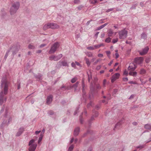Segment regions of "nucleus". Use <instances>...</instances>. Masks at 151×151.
Masks as SVG:
<instances>
[{
  "label": "nucleus",
  "mask_w": 151,
  "mask_h": 151,
  "mask_svg": "<svg viewBox=\"0 0 151 151\" xmlns=\"http://www.w3.org/2000/svg\"><path fill=\"white\" fill-rule=\"evenodd\" d=\"M80 129L79 127H77L74 130V135L75 136H77L79 132Z\"/></svg>",
  "instance_id": "16"
},
{
  "label": "nucleus",
  "mask_w": 151,
  "mask_h": 151,
  "mask_svg": "<svg viewBox=\"0 0 151 151\" xmlns=\"http://www.w3.org/2000/svg\"><path fill=\"white\" fill-rule=\"evenodd\" d=\"M40 132H41L40 130L39 131H37L35 132V134H37L40 133Z\"/></svg>",
  "instance_id": "62"
},
{
  "label": "nucleus",
  "mask_w": 151,
  "mask_h": 151,
  "mask_svg": "<svg viewBox=\"0 0 151 151\" xmlns=\"http://www.w3.org/2000/svg\"><path fill=\"white\" fill-rule=\"evenodd\" d=\"M46 45V44H42L41 45H40V48H42V47H44Z\"/></svg>",
  "instance_id": "58"
},
{
  "label": "nucleus",
  "mask_w": 151,
  "mask_h": 151,
  "mask_svg": "<svg viewBox=\"0 0 151 151\" xmlns=\"http://www.w3.org/2000/svg\"><path fill=\"white\" fill-rule=\"evenodd\" d=\"M78 109H79V108L78 107V108H76V110H75V112H74V115H76L77 114V112H78Z\"/></svg>",
  "instance_id": "45"
},
{
  "label": "nucleus",
  "mask_w": 151,
  "mask_h": 151,
  "mask_svg": "<svg viewBox=\"0 0 151 151\" xmlns=\"http://www.w3.org/2000/svg\"><path fill=\"white\" fill-rule=\"evenodd\" d=\"M143 61V58L142 57H137L134 59V62L137 64L141 65Z\"/></svg>",
  "instance_id": "9"
},
{
  "label": "nucleus",
  "mask_w": 151,
  "mask_h": 151,
  "mask_svg": "<svg viewBox=\"0 0 151 151\" xmlns=\"http://www.w3.org/2000/svg\"><path fill=\"white\" fill-rule=\"evenodd\" d=\"M111 38L109 37H107L105 40V41L106 42L109 43L111 41Z\"/></svg>",
  "instance_id": "31"
},
{
  "label": "nucleus",
  "mask_w": 151,
  "mask_h": 151,
  "mask_svg": "<svg viewBox=\"0 0 151 151\" xmlns=\"http://www.w3.org/2000/svg\"><path fill=\"white\" fill-rule=\"evenodd\" d=\"M95 117H94V116H93L91 118V119L89 121V123H90V121H93L94 120V118Z\"/></svg>",
  "instance_id": "48"
},
{
  "label": "nucleus",
  "mask_w": 151,
  "mask_h": 151,
  "mask_svg": "<svg viewBox=\"0 0 151 151\" xmlns=\"http://www.w3.org/2000/svg\"><path fill=\"white\" fill-rule=\"evenodd\" d=\"M52 95H50L47 96V104H50L52 101Z\"/></svg>",
  "instance_id": "15"
},
{
  "label": "nucleus",
  "mask_w": 151,
  "mask_h": 151,
  "mask_svg": "<svg viewBox=\"0 0 151 151\" xmlns=\"http://www.w3.org/2000/svg\"><path fill=\"white\" fill-rule=\"evenodd\" d=\"M91 3L94 4L97 3L96 0H89Z\"/></svg>",
  "instance_id": "37"
},
{
  "label": "nucleus",
  "mask_w": 151,
  "mask_h": 151,
  "mask_svg": "<svg viewBox=\"0 0 151 151\" xmlns=\"http://www.w3.org/2000/svg\"><path fill=\"white\" fill-rule=\"evenodd\" d=\"M80 120L81 123L82 124L83 122V120L81 119V115L80 117Z\"/></svg>",
  "instance_id": "59"
},
{
  "label": "nucleus",
  "mask_w": 151,
  "mask_h": 151,
  "mask_svg": "<svg viewBox=\"0 0 151 151\" xmlns=\"http://www.w3.org/2000/svg\"><path fill=\"white\" fill-rule=\"evenodd\" d=\"M59 46V44L58 42L55 43L51 47L49 53L50 54L54 53Z\"/></svg>",
  "instance_id": "6"
},
{
  "label": "nucleus",
  "mask_w": 151,
  "mask_h": 151,
  "mask_svg": "<svg viewBox=\"0 0 151 151\" xmlns=\"http://www.w3.org/2000/svg\"><path fill=\"white\" fill-rule=\"evenodd\" d=\"M60 27L57 24L53 22H49L45 24L43 27L44 30H46L48 29H58Z\"/></svg>",
  "instance_id": "2"
},
{
  "label": "nucleus",
  "mask_w": 151,
  "mask_h": 151,
  "mask_svg": "<svg viewBox=\"0 0 151 151\" xmlns=\"http://www.w3.org/2000/svg\"><path fill=\"white\" fill-rule=\"evenodd\" d=\"M45 132V129H43L42 130V132L40 134H42V137L43 136V134Z\"/></svg>",
  "instance_id": "54"
},
{
  "label": "nucleus",
  "mask_w": 151,
  "mask_h": 151,
  "mask_svg": "<svg viewBox=\"0 0 151 151\" xmlns=\"http://www.w3.org/2000/svg\"><path fill=\"white\" fill-rule=\"evenodd\" d=\"M101 59H98L96 60V61L94 63L93 65H96L98 63V62L101 61Z\"/></svg>",
  "instance_id": "39"
},
{
  "label": "nucleus",
  "mask_w": 151,
  "mask_h": 151,
  "mask_svg": "<svg viewBox=\"0 0 151 151\" xmlns=\"http://www.w3.org/2000/svg\"><path fill=\"white\" fill-rule=\"evenodd\" d=\"M98 80V78L96 77H95L93 78V81L92 83H93V85H94L96 84V83Z\"/></svg>",
  "instance_id": "27"
},
{
  "label": "nucleus",
  "mask_w": 151,
  "mask_h": 151,
  "mask_svg": "<svg viewBox=\"0 0 151 151\" xmlns=\"http://www.w3.org/2000/svg\"><path fill=\"white\" fill-rule=\"evenodd\" d=\"M86 54L89 57H91L93 56V54L91 52H87L86 53Z\"/></svg>",
  "instance_id": "29"
},
{
  "label": "nucleus",
  "mask_w": 151,
  "mask_h": 151,
  "mask_svg": "<svg viewBox=\"0 0 151 151\" xmlns=\"http://www.w3.org/2000/svg\"><path fill=\"white\" fill-rule=\"evenodd\" d=\"M147 35L146 34L144 33H142L141 35V37L142 38H146Z\"/></svg>",
  "instance_id": "36"
},
{
  "label": "nucleus",
  "mask_w": 151,
  "mask_h": 151,
  "mask_svg": "<svg viewBox=\"0 0 151 151\" xmlns=\"http://www.w3.org/2000/svg\"><path fill=\"white\" fill-rule=\"evenodd\" d=\"M98 115V113L97 111H96L95 113V114L93 116H94V117H97Z\"/></svg>",
  "instance_id": "50"
},
{
  "label": "nucleus",
  "mask_w": 151,
  "mask_h": 151,
  "mask_svg": "<svg viewBox=\"0 0 151 151\" xmlns=\"http://www.w3.org/2000/svg\"><path fill=\"white\" fill-rule=\"evenodd\" d=\"M101 65H98L96 67V69L97 70H99L101 68Z\"/></svg>",
  "instance_id": "57"
},
{
  "label": "nucleus",
  "mask_w": 151,
  "mask_h": 151,
  "mask_svg": "<svg viewBox=\"0 0 151 151\" xmlns=\"http://www.w3.org/2000/svg\"><path fill=\"white\" fill-rule=\"evenodd\" d=\"M87 49L89 50H93L94 49V48L93 47H89L87 48Z\"/></svg>",
  "instance_id": "40"
},
{
  "label": "nucleus",
  "mask_w": 151,
  "mask_h": 151,
  "mask_svg": "<svg viewBox=\"0 0 151 151\" xmlns=\"http://www.w3.org/2000/svg\"><path fill=\"white\" fill-rule=\"evenodd\" d=\"M62 64V65L64 66H68V65L66 61H63L61 62H60Z\"/></svg>",
  "instance_id": "18"
},
{
  "label": "nucleus",
  "mask_w": 151,
  "mask_h": 151,
  "mask_svg": "<svg viewBox=\"0 0 151 151\" xmlns=\"http://www.w3.org/2000/svg\"><path fill=\"white\" fill-rule=\"evenodd\" d=\"M129 75L133 76H136L137 75V73L136 72H130L129 73Z\"/></svg>",
  "instance_id": "21"
},
{
  "label": "nucleus",
  "mask_w": 151,
  "mask_h": 151,
  "mask_svg": "<svg viewBox=\"0 0 151 151\" xmlns=\"http://www.w3.org/2000/svg\"><path fill=\"white\" fill-rule=\"evenodd\" d=\"M35 77L37 79L38 81H40L42 79V76L41 75H36L35 76Z\"/></svg>",
  "instance_id": "23"
},
{
  "label": "nucleus",
  "mask_w": 151,
  "mask_h": 151,
  "mask_svg": "<svg viewBox=\"0 0 151 151\" xmlns=\"http://www.w3.org/2000/svg\"><path fill=\"white\" fill-rule=\"evenodd\" d=\"M83 7V6L82 5H80L78 6V9L79 10H80Z\"/></svg>",
  "instance_id": "51"
},
{
  "label": "nucleus",
  "mask_w": 151,
  "mask_h": 151,
  "mask_svg": "<svg viewBox=\"0 0 151 151\" xmlns=\"http://www.w3.org/2000/svg\"><path fill=\"white\" fill-rule=\"evenodd\" d=\"M19 47L20 45L19 44H18L17 46L16 45H14L11 47L10 50H12V54L13 56L15 55L17 52L19 51Z\"/></svg>",
  "instance_id": "7"
},
{
  "label": "nucleus",
  "mask_w": 151,
  "mask_h": 151,
  "mask_svg": "<svg viewBox=\"0 0 151 151\" xmlns=\"http://www.w3.org/2000/svg\"><path fill=\"white\" fill-rule=\"evenodd\" d=\"M82 91L83 92H84V88L85 87V84L84 83V81L82 80Z\"/></svg>",
  "instance_id": "35"
},
{
  "label": "nucleus",
  "mask_w": 151,
  "mask_h": 151,
  "mask_svg": "<svg viewBox=\"0 0 151 151\" xmlns=\"http://www.w3.org/2000/svg\"><path fill=\"white\" fill-rule=\"evenodd\" d=\"M106 82V79H104V80L103 82V85L104 86H105Z\"/></svg>",
  "instance_id": "56"
},
{
  "label": "nucleus",
  "mask_w": 151,
  "mask_h": 151,
  "mask_svg": "<svg viewBox=\"0 0 151 151\" xmlns=\"http://www.w3.org/2000/svg\"><path fill=\"white\" fill-rule=\"evenodd\" d=\"M146 72L145 70L143 68L141 69L140 70V73L141 74H144Z\"/></svg>",
  "instance_id": "30"
},
{
  "label": "nucleus",
  "mask_w": 151,
  "mask_h": 151,
  "mask_svg": "<svg viewBox=\"0 0 151 151\" xmlns=\"http://www.w3.org/2000/svg\"><path fill=\"white\" fill-rule=\"evenodd\" d=\"M95 108L96 109H99V108H100V106H99V105H96V106H95Z\"/></svg>",
  "instance_id": "64"
},
{
  "label": "nucleus",
  "mask_w": 151,
  "mask_h": 151,
  "mask_svg": "<svg viewBox=\"0 0 151 151\" xmlns=\"http://www.w3.org/2000/svg\"><path fill=\"white\" fill-rule=\"evenodd\" d=\"M149 49V47L147 46L143 48L142 50L139 51V54L141 55L146 54L148 52Z\"/></svg>",
  "instance_id": "10"
},
{
  "label": "nucleus",
  "mask_w": 151,
  "mask_h": 151,
  "mask_svg": "<svg viewBox=\"0 0 151 151\" xmlns=\"http://www.w3.org/2000/svg\"><path fill=\"white\" fill-rule=\"evenodd\" d=\"M137 68V66L134 63H130L128 69L134 70Z\"/></svg>",
  "instance_id": "14"
},
{
  "label": "nucleus",
  "mask_w": 151,
  "mask_h": 151,
  "mask_svg": "<svg viewBox=\"0 0 151 151\" xmlns=\"http://www.w3.org/2000/svg\"><path fill=\"white\" fill-rule=\"evenodd\" d=\"M71 66L75 68L76 67V64L74 62H72L71 63Z\"/></svg>",
  "instance_id": "49"
},
{
  "label": "nucleus",
  "mask_w": 151,
  "mask_h": 151,
  "mask_svg": "<svg viewBox=\"0 0 151 151\" xmlns=\"http://www.w3.org/2000/svg\"><path fill=\"white\" fill-rule=\"evenodd\" d=\"M128 71L127 70H125L123 74L127 76L128 74Z\"/></svg>",
  "instance_id": "53"
},
{
  "label": "nucleus",
  "mask_w": 151,
  "mask_h": 151,
  "mask_svg": "<svg viewBox=\"0 0 151 151\" xmlns=\"http://www.w3.org/2000/svg\"><path fill=\"white\" fill-rule=\"evenodd\" d=\"M120 76V74L117 73L113 75L111 78V81L112 83L114 82L116 79L118 78Z\"/></svg>",
  "instance_id": "12"
},
{
  "label": "nucleus",
  "mask_w": 151,
  "mask_h": 151,
  "mask_svg": "<svg viewBox=\"0 0 151 151\" xmlns=\"http://www.w3.org/2000/svg\"><path fill=\"white\" fill-rule=\"evenodd\" d=\"M108 23H106L104 24H103L101 26H100V27H98L97 28V30H99L101 29H102L104 27L106 26L107 25Z\"/></svg>",
  "instance_id": "19"
},
{
  "label": "nucleus",
  "mask_w": 151,
  "mask_h": 151,
  "mask_svg": "<svg viewBox=\"0 0 151 151\" xmlns=\"http://www.w3.org/2000/svg\"><path fill=\"white\" fill-rule=\"evenodd\" d=\"M74 146L72 145L69 147L68 151H72L74 148Z\"/></svg>",
  "instance_id": "32"
},
{
  "label": "nucleus",
  "mask_w": 151,
  "mask_h": 151,
  "mask_svg": "<svg viewBox=\"0 0 151 151\" xmlns=\"http://www.w3.org/2000/svg\"><path fill=\"white\" fill-rule=\"evenodd\" d=\"M10 51V50H7V51L6 52L5 55L4 57V59L5 60H6L7 58V57H8V56L9 54Z\"/></svg>",
  "instance_id": "25"
},
{
  "label": "nucleus",
  "mask_w": 151,
  "mask_h": 151,
  "mask_svg": "<svg viewBox=\"0 0 151 151\" xmlns=\"http://www.w3.org/2000/svg\"><path fill=\"white\" fill-rule=\"evenodd\" d=\"M35 140L34 139L31 140L29 143V151H35L37 147V145L34 143Z\"/></svg>",
  "instance_id": "4"
},
{
  "label": "nucleus",
  "mask_w": 151,
  "mask_h": 151,
  "mask_svg": "<svg viewBox=\"0 0 151 151\" xmlns=\"http://www.w3.org/2000/svg\"><path fill=\"white\" fill-rule=\"evenodd\" d=\"M77 80V78L76 77H75L73 78L71 80V81L72 83H75Z\"/></svg>",
  "instance_id": "34"
},
{
  "label": "nucleus",
  "mask_w": 151,
  "mask_h": 151,
  "mask_svg": "<svg viewBox=\"0 0 151 151\" xmlns=\"http://www.w3.org/2000/svg\"><path fill=\"white\" fill-rule=\"evenodd\" d=\"M127 31L124 29L118 32L119 37L121 39H124L126 38L127 35Z\"/></svg>",
  "instance_id": "5"
},
{
  "label": "nucleus",
  "mask_w": 151,
  "mask_h": 151,
  "mask_svg": "<svg viewBox=\"0 0 151 151\" xmlns=\"http://www.w3.org/2000/svg\"><path fill=\"white\" fill-rule=\"evenodd\" d=\"M28 48L29 49H33L35 48V47L32 44H30L28 46Z\"/></svg>",
  "instance_id": "28"
},
{
  "label": "nucleus",
  "mask_w": 151,
  "mask_h": 151,
  "mask_svg": "<svg viewBox=\"0 0 151 151\" xmlns=\"http://www.w3.org/2000/svg\"><path fill=\"white\" fill-rule=\"evenodd\" d=\"M95 87H96V88L98 89H100L101 88V86L99 84H96L94 85L93 83H91L90 85V89L92 91L94 90Z\"/></svg>",
  "instance_id": "11"
},
{
  "label": "nucleus",
  "mask_w": 151,
  "mask_h": 151,
  "mask_svg": "<svg viewBox=\"0 0 151 151\" xmlns=\"http://www.w3.org/2000/svg\"><path fill=\"white\" fill-rule=\"evenodd\" d=\"M42 134H40V136L39 138V139H38V144H39L40 142H41L42 141Z\"/></svg>",
  "instance_id": "33"
},
{
  "label": "nucleus",
  "mask_w": 151,
  "mask_h": 151,
  "mask_svg": "<svg viewBox=\"0 0 151 151\" xmlns=\"http://www.w3.org/2000/svg\"><path fill=\"white\" fill-rule=\"evenodd\" d=\"M123 80L124 81H128V79L127 77H126L124 78H123Z\"/></svg>",
  "instance_id": "55"
},
{
  "label": "nucleus",
  "mask_w": 151,
  "mask_h": 151,
  "mask_svg": "<svg viewBox=\"0 0 151 151\" xmlns=\"http://www.w3.org/2000/svg\"><path fill=\"white\" fill-rule=\"evenodd\" d=\"M63 56L62 54H60L57 56L52 55L49 57V60H54L58 61Z\"/></svg>",
  "instance_id": "8"
},
{
  "label": "nucleus",
  "mask_w": 151,
  "mask_h": 151,
  "mask_svg": "<svg viewBox=\"0 0 151 151\" xmlns=\"http://www.w3.org/2000/svg\"><path fill=\"white\" fill-rule=\"evenodd\" d=\"M145 127L146 129H150L151 128V126L150 124H146L145 126Z\"/></svg>",
  "instance_id": "26"
},
{
  "label": "nucleus",
  "mask_w": 151,
  "mask_h": 151,
  "mask_svg": "<svg viewBox=\"0 0 151 151\" xmlns=\"http://www.w3.org/2000/svg\"><path fill=\"white\" fill-rule=\"evenodd\" d=\"M118 41V39L116 38L114 39L112 41V42L114 44L116 43Z\"/></svg>",
  "instance_id": "38"
},
{
  "label": "nucleus",
  "mask_w": 151,
  "mask_h": 151,
  "mask_svg": "<svg viewBox=\"0 0 151 151\" xmlns=\"http://www.w3.org/2000/svg\"><path fill=\"white\" fill-rule=\"evenodd\" d=\"M9 83L7 81L6 78H3L1 81V86L3 89V91H1L0 93V105H1L4 102L6 101V98H4V95H6L8 91V86Z\"/></svg>",
  "instance_id": "1"
},
{
  "label": "nucleus",
  "mask_w": 151,
  "mask_h": 151,
  "mask_svg": "<svg viewBox=\"0 0 151 151\" xmlns=\"http://www.w3.org/2000/svg\"><path fill=\"white\" fill-rule=\"evenodd\" d=\"M98 57L102 58L103 57V55L101 54H99L98 55Z\"/></svg>",
  "instance_id": "61"
},
{
  "label": "nucleus",
  "mask_w": 151,
  "mask_h": 151,
  "mask_svg": "<svg viewBox=\"0 0 151 151\" xmlns=\"http://www.w3.org/2000/svg\"><path fill=\"white\" fill-rule=\"evenodd\" d=\"M129 84H136V83L135 82H134L133 81H130L129 82Z\"/></svg>",
  "instance_id": "63"
},
{
  "label": "nucleus",
  "mask_w": 151,
  "mask_h": 151,
  "mask_svg": "<svg viewBox=\"0 0 151 151\" xmlns=\"http://www.w3.org/2000/svg\"><path fill=\"white\" fill-rule=\"evenodd\" d=\"M115 56H116V57H115L116 58V59L117 58L119 57V54L117 53H116L115 54Z\"/></svg>",
  "instance_id": "60"
},
{
  "label": "nucleus",
  "mask_w": 151,
  "mask_h": 151,
  "mask_svg": "<svg viewBox=\"0 0 151 151\" xmlns=\"http://www.w3.org/2000/svg\"><path fill=\"white\" fill-rule=\"evenodd\" d=\"M114 8L109 9H108V10H107L106 11V12H110V11H113L114 10Z\"/></svg>",
  "instance_id": "44"
},
{
  "label": "nucleus",
  "mask_w": 151,
  "mask_h": 151,
  "mask_svg": "<svg viewBox=\"0 0 151 151\" xmlns=\"http://www.w3.org/2000/svg\"><path fill=\"white\" fill-rule=\"evenodd\" d=\"M144 146L143 145H140L139 146H137L136 147L137 148H139L140 149H142L144 147Z\"/></svg>",
  "instance_id": "42"
},
{
  "label": "nucleus",
  "mask_w": 151,
  "mask_h": 151,
  "mask_svg": "<svg viewBox=\"0 0 151 151\" xmlns=\"http://www.w3.org/2000/svg\"><path fill=\"white\" fill-rule=\"evenodd\" d=\"M108 33V36L109 37H111L112 36V34H113V32L111 29H110L109 30Z\"/></svg>",
  "instance_id": "20"
},
{
  "label": "nucleus",
  "mask_w": 151,
  "mask_h": 151,
  "mask_svg": "<svg viewBox=\"0 0 151 151\" xmlns=\"http://www.w3.org/2000/svg\"><path fill=\"white\" fill-rule=\"evenodd\" d=\"M80 1L79 0H74V2L75 4H78Z\"/></svg>",
  "instance_id": "46"
},
{
  "label": "nucleus",
  "mask_w": 151,
  "mask_h": 151,
  "mask_svg": "<svg viewBox=\"0 0 151 151\" xmlns=\"http://www.w3.org/2000/svg\"><path fill=\"white\" fill-rule=\"evenodd\" d=\"M88 81L89 82L91 80L92 78V77L91 75L90 76L88 74Z\"/></svg>",
  "instance_id": "43"
},
{
  "label": "nucleus",
  "mask_w": 151,
  "mask_h": 151,
  "mask_svg": "<svg viewBox=\"0 0 151 151\" xmlns=\"http://www.w3.org/2000/svg\"><path fill=\"white\" fill-rule=\"evenodd\" d=\"M79 83V82H77L75 84L71 86V88H74V91H76L77 90V88L78 87V85Z\"/></svg>",
  "instance_id": "17"
},
{
  "label": "nucleus",
  "mask_w": 151,
  "mask_h": 151,
  "mask_svg": "<svg viewBox=\"0 0 151 151\" xmlns=\"http://www.w3.org/2000/svg\"><path fill=\"white\" fill-rule=\"evenodd\" d=\"M104 44L103 43H101V44L98 45H94V47L95 48L97 49L99 48L101 46H103Z\"/></svg>",
  "instance_id": "24"
},
{
  "label": "nucleus",
  "mask_w": 151,
  "mask_h": 151,
  "mask_svg": "<svg viewBox=\"0 0 151 151\" xmlns=\"http://www.w3.org/2000/svg\"><path fill=\"white\" fill-rule=\"evenodd\" d=\"M106 53L108 57H109V55L110 54L111 52L109 51H106Z\"/></svg>",
  "instance_id": "52"
},
{
  "label": "nucleus",
  "mask_w": 151,
  "mask_h": 151,
  "mask_svg": "<svg viewBox=\"0 0 151 151\" xmlns=\"http://www.w3.org/2000/svg\"><path fill=\"white\" fill-rule=\"evenodd\" d=\"M121 124V123L119 122L117 123L115 125L114 128H116L118 126H120Z\"/></svg>",
  "instance_id": "41"
},
{
  "label": "nucleus",
  "mask_w": 151,
  "mask_h": 151,
  "mask_svg": "<svg viewBox=\"0 0 151 151\" xmlns=\"http://www.w3.org/2000/svg\"><path fill=\"white\" fill-rule=\"evenodd\" d=\"M92 106V102H90L89 104H88L87 105V108H89L90 106Z\"/></svg>",
  "instance_id": "47"
},
{
  "label": "nucleus",
  "mask_w": 151,
  "mask_h": 151,
  "mask_svg": "<svg viewBox=\"0 0 151 151\" xmlns=\"http://www.w3.org/2000/svg\"><path fill=\"white\" fill-rule=\"evenodd\" d=\"M24 130V128H20L18 132L16 134V136L17 137L20 136L23 132Z\"/></svg>",
  "instance_id": "13"
},
{
  "label": "nucleus",
  "mask_w": 151,
  "mask_h": 151,
  "mask_svg": "<svg viewBox=\"0 0 151 151\" xmlns=\"http://www.w3.org/2000/svg\"><path fill=\"white\" fill-rule=\"evenodd\" d=\"M19 3L17 2L12 4L11 7L10 12L11 15H13L15 14L19 7Z\"/></svg>",
  "instance_id": "3"
},
{
  "label": "nucleus",
  "mask_w": 151,
  "mask_h": 151,
  "mask_svg": "<svg viewBox=\"0 0 151 151\" xmlns=\"http://www.w3.org/2000/svg\"><path fill=\"white\" fill-rule=\"evenodd\" d=\"M85 60H86V63L88 66H90L91 64V62L89 61L88 58H85Z\"/></svg>",
  "instance_id": "22"
}]
</instances>
